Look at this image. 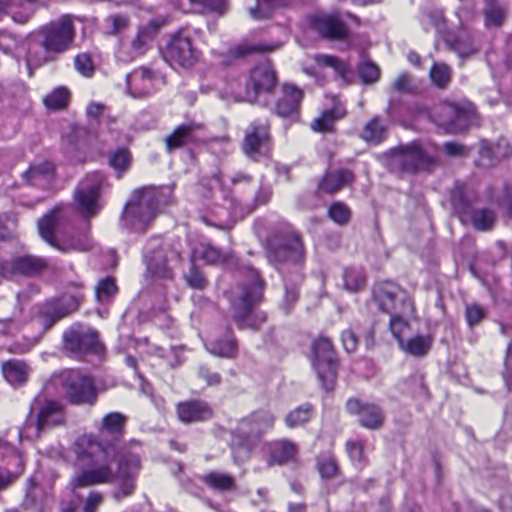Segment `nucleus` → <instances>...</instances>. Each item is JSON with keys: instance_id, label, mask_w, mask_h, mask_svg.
Wrapping results in <instances>:
<instances>
[{"instance_id": "obj_1", "label": "nucleus", "mask_w": 512, "mask_h": 512, "mask_svg": "<svg viewBox=\"0 0 512 512\" xmlns=\"http://www.w3.org/2000/svg\"><path fill=\"white\" fill-rule=\"evenodd\" d=\"M79 462L90 465L76 473L69 485L72 490L97 484L114 483L112 497L122 501L133 495L141 469V445L132 441L116 449V442L103 446L94 436L82 435L74 445Z\"/></svg>"}, {"instance_id": "obj_2", "label": "nucleus", "mask_w": 512, "mask_h": 512, "mask_svg": "<svg viewBox=\"0 0 512 512\" xmlns=\"http://www.w3.org/2000/svg\"><path fill=\"white\" fill-rule=\"evenodd\" d=\"M243 272L245 279L229 293L232 319L239 329L258 330L267 320L265 312L254 310L263 300L265 282L252 267Z\"/></svg>"}, {"instance_id": "obj_3", "label": "nucleus", "mask_w": 512, "mask_h": 512, "mask_svg": "<svg viewBox=\"0 0 512 512\" xmlns=\"http://www.w3.org/2000/svg\"><path fill=\"white\" fill-rule=\"evenodd\" d=\"M171 198L169 186H146L134 190L122 211V225L135 232H144Z\"/></svg>"}, {"instance_id": "obj_4", "label": "nucleus", "mask_w": 512, "mask_h": 512, "mask_svg": "<svg viewBox=\"0 0 512 512\" xmlns=\"http://www.w3.org/2000/svg\"><path fill=\"white\" fill-rule=\"evenodd\" d=\"M39 40L29 46L27 65L39 66L54 60L72 47L75 38V28L70 16H63L59 20L42 27L38 33Z\"/></svg>"}, {"instance_id": "obj_5", "label": "nucleus", "mask_w": 512, "mask_h": 512, "mask_svg": "<svg viewBox=\"0 0 512 512\" xmlns=\"http://www.w3.org/2000/svg\"><path fill=\"white\" fill-rule=\"evenodd\" d=\"M267 257L281 273H284V266L292 264L295 281L301 279L299 266L304 261L305 251L300 235L291 226H284L268 239Z\"/></svg>"}, {"instance_id": "obj_6", "label": "nucleus", "mask_w": 512, "mask_h": 512, "mask_svg": "<svg viewBox=\"0 0 512 512\" xmlns=\"http://www.w3.org/2000/svg\"><path fill=\"white\" fill-rule=\"evenodd\" d=\"M181 259V251L175 245L162 244L159 239L151 240L144 251L147 272L159 279H172L171 263H178Z\"/></svg>"}, {"instance_id": "obj_7", "label": "nucleus", "mask_w": 512, "mask_h": 512, "mask_svg": "<svg viewBox=\"0 0 512 512\" xmlns=\"http://www.w3.org/2000/svg\"><path fill=\"white\" fill-rule=\"evenodd\" d=\"M434 160L417 143L401 145L385 155L386 166L395 173H415L428 169Z\"/></svg>"}, {"instance_id": "obj_8", "label": "nucleus", "mask_w": 512, "mask_h": 512, "mask_svg": "<svg viewBox=\"0 0 512 512\" xmlns=\"http://www.w3.org/2000/svg\"><path fill=\"white\" fill-rule=\"evenodd\" d=\"M312 365L322 387L326 391L332 390L336 382L337 360L329 338L320 336L313 342Z\"/></svg>"}, {"instance_id": "obj_9", "label": "nucleus", "mask_w": 512, "mask_h": 512, "mask_svg": "<svg viewBox=\"0 0 512 512\" xmlns=\"http://www.w3.org/2000/svg\"><path fill=\"white\" fill-rule=\"evenodd\" d=\"M64 391L67 400L73 405H94L98 391L92 377L77 371H65L55 378Z\"/></svg>"}, {"instance_id": "obj_10", "label": "nucleus", "mask_w": 512, "mask_h": 512, "mask_svg": "<svg viewBox=\"0 0 512 512\" xmlns=\"http://www.w3.org/2000/svg\"><path fill=\"white\" fill-rule=\"evenodd\" d=\"M373 297L379 309L389 315L414 313V306L407 292L393 282L377 284L373 289Z\"/></svg>"}, {"instance_id": "obj_11", "label": "nucleus", "mask_w": 512, "mask_h": 512, "mask_svg": "<svg viewBox=\"0 0 512 512\" xmlns=\"http://www.w3.org/2000/svg\"><path fill=\"white\" fill-rule=\"evenodd\" d=\"M162 54L164 60L171 66L185 69L193 67L200 58V52L194 46L192 38L183 30L171 35Z\"/></svg>"}, {"instance_id": "obj_12", "label": "nucleus", "mask_w": 512, "mask_h": 512, "mask_svg": "<svg viewBox=\"0 0 512 512\" xmlns=\"http://www.w3.org/2000/svg\"><path fill=\"white\" fill-rule=\"evenodd\" d=\"M106 184L104 174L98 171L87 174L79 183L75 191V201L82 214L94 216L100 211L99 196Z\"/></svg>"}, {"instance_id": "obj_13", "label": "nucleus", "mask_w": 512, "mask_h": 512, "mask_svg": "<svg viewBox=\"0 0 512 512\" xmlns=\"http://www.w3.org/2000/svg\"><path fill=\"white\" fill-rule=\"evenodd\" d=\"M60 213L61 209L59 207H55L38 221V231L42 239L62 252L72 250L88 251L91 249L92 242L87 235L79 239L72 238L62 244L57 242L54 232L61 219Z\"/></svg>"}, {"instance_id": "obj_14", "label": "nucleus", "mask_w": 512, "mask_h": 512, "mask_svg": "<svg viewBox=\"0 0 512 512\" xmlns=\"http://www.w3.org/2000/svg\"><path fill=\"white\" fill-rule=\"evenodd\" d=\"M63 345L73 356L98 353L100 344L97 332L89 326L74 324L63 333Z\"/></svg>"}, {"instance_id": "obj_15", "label": "nucleus", "mask_w": 512, "mask_h": 512, "mask_svg": "<svg viewBox=\"0 0 512 512\" xmlns=\"http://www.w3.org/2000/svg\"><path fill=\"white\" fill-rule=\"evenodd\" d=\"M276 86V74L269 63H263L254 67L247 81L245 94L239 96V101L250 103L257 102L261 94L271 93Z\"/></svg>"}, {"instance_id": "obj_16", "label": "nucleus", "mask_w": 512, "mask_h": 512, "mask_svg": "<svg viewBox=\"0 0 512 512\" xmlns=\"http://www.w3.org/2000/svg\"><path fill=\"white\" fill-rule=\"evenodd\" d=\"M83 299V293L77 291L75 294H66L55 302L47 303L39 314L41 325L49 329L54 323L76 311Z\"/></svg>"}, {"instance_id": "obj_17", "label": "nucleus", "mask_w": 512, "mask_h": 512, "mask_svg": "<svg viewBox=\"0 0 512 512\" xmlns=\"http://www.w3.org/2000/svg\"><path fill=\"white\" fill-rule=\"evenodd\" d=\"M346 409L351 415H356L359 424L366 429L378 430L384 424L385 414L382 408L374 403L352 398L347 401Z\"/></svg>"}, {"instance_id": "obj_18", "label": "nucleus", "mask_w": 512, "mask_h": 512, "mask_svg": "<svg viewBox=\"0 0 512 512\" xmlns=\"http://www.w3.org/2000/svg\"><path fill=\"white\" fill-rule=\"evenodd\" d=\"M32 411L36 412V427L38 432L45 429L58 426L64 422L65 411L61 402L45 399H37L32 406Z\"/></svg>"}, {"instance_id": "obj_19", "label": "nucleus", "mask_w": 512, "mask_h": 512, "mask_svg": "<svg viewBox=\"0 0 512 512\" xmlns=\"http://www.w3.org/2000/svg\"><path fill=\"white\" fill-rule=\"evenodd\" d=\"M269 140V123L265 120H254L245 132L242 150L246 156L254 159Z\"/></svg>"}, {"instance_id": "obj_20", "label": "nucleus", "mask_w": 512, "mask_h": 512, "mask_svg": "<svg viewBox=\"0 0 512 512\" xmlns=\"http://www.w3.org/2000/svg\"><path fill=\"white\" fill-rule=\"evenodd\" d=\"M263 451L267 456V464L271 467L294 460L297 454V446L289 440L281 439L265 443Z\"/></svg>"}, {"instance_id": "obj_21", "label": "nucleus", "mask_w": 512, "mask_h": 512, "mask_svg": "<svg viewBox=\"0 0 512 512\" xmlns=\"http://www.w3.org/2000/svg\"><path fill=\"white\" fill-rule=\"evenodd\" d=\"M127 90L130 96L141 99L154 91L153 74L146 68L135 69L126 76Z\"/></svg>"}, {"instance_id": "obj_22", "label": "nucleus", "mask_w": 512, "mask_h": 512, "mask_svg": "<svg viewBox=\"0 0 512 512\" xmlns=\"http://www.w3.org/2000/svg\"><path fill=\"white\" fill-rule=\"evenodd\" d=\"M302 98L303 92L301 89L294 85L285 84L282 88V96L276 102V115L282 118H295L298 115Z\"/></svg>"}, {"instance_id": "obj_23", "label": "nucleus", "mask_w": 512, "mask_h": 512, "mask_svg": "<svg viewBox=\"0 0 512 512\" xmlns=\"http://www.w3.org/2000/svg\"><path fill=\"white\" fill-rule=\"evenodd\" d=\"M313 28L325 38L341 39L346 37L348 30L336 15H317L312 17Z\"/></svg>"}, {"instance_id": "obj_24", "label": "nucleus", "mask_w": 512, "mask_h": 512, "mask_svg": "<svg viewBox=\"0 0 512 512\" xmlns=\"http://www.w3.org/2000/svg\"><path fill=\"white\" fill-rule=\"evenodd\" d=\"M212 414L211 407L204 401H185L177 405V415L183 423L205 421L210 419Z\"/></svg>"}, {"instance_id": "obj_25", "label": "nucleus", "mask_w": 512, "mask_h": 512, "mask_svg": "<svg viewBox=\"0 0 512 512\" xmlns=\"http://www.w3.org/2000/svg\"><path fill=\"white\" fill-rule=\"evenodd\" d=\"M194 260H203L207 264L227 265L233 260V255L223 252L210 243L201 242L192 248Z\"/></svg>"}, {"instance_id": "obj_26", "label": "nucleus", "mask_w": 512, "mask_h": 512, "mask_svg": "<svg viewBox=\"0 0 512 512\" xmlns=\"http://www.w3.org/2000/svg\"><path fill=\"white\" fill-rule=\"evenodd\" d=\"M201 128L200 124L195 122L184 123L177 126L172 133L165 138V144L168 151L181 148L195 141V133Z\"/></svg>"}, {"instance_id": "obj_27", "label": "nucleus", "mask_w": 512, "mask_h": 512, "mask_svg": "<svg viewBox=\"0 0 512 512\" xmlns=\"http://www.w3.org/2000/svg\"><path fill=\"white\" fill-rule=\"evenodd\" d=\"M274 416L268 411H258L250 417L243 419L238 427L242 433H250L258 437L274 424Z\"/></svg>"}, {"instance_id": "obj_28", "label": "nucleus", "mask_w": 512, "mask_h": 512, "mask_svg": "<svg viewBox=\"0 0 512 512\" xmlns=\"http://www.w3.org/2000/svg\"><path fill=\"white\" fill-rule=\"evenodd\" d=\"M450 200L454 212L459 216L461 222L466 223L472 210L473 197L466 191L464 184L456 183L450 192Z\"/></svg>"}, {"instance_id": "obj_29", "label": "nucleus", "mask_w": 512, "mask_h": 512, "mask_svg": "<svg viewBox=\"0 0 512 512\" xmlns=\"http://www.w3.org/2000/svg\"><path fill=\"white\" fill-rule=\"evenodd\" d=\"M354 181V174L348 169L327 172L319 183V189L326 193H335Z\"/></svg>"}, {"instance_id": "obj_30", "label": "nucleus", "mask_w": 512, "mask_h": 512, "mask_svg": "<svg viewBox=\"0 0 512 512\" xmlns=\"http://www.w3.org/2000/svg\"><path fill=\"white\" fill-rule=\"evenodd\" d=\"M207 350L218 357L233 359L238 354L237 341L231 331L206 344Z\"/></svg>"}, {"instance_id": "obj_31", "label": "nucleus", "mask_w": 512, "mask_h": 512, "mask_svg": "<svg viewBox=\"0 0 512 512\" xmlns=\"http://www.w3.org/2000/svg\"><path fill=\"white\" fill-rule=\"evenodd\" d=\"M256 438L250 433H242L234 436L231 442L233 460L236 464L244 463L250 458L251 452L256 445Z\"/></svg>"}, {"instance_id": "obj_32", "label": "nucleus", "mask_w": 512, "mask_h": 512, "mask_svg": "<svg viewBox=\"0 0 512 512\" xmlns=\"http://www.w3.org/2000/svg\"><path fill=\"white\" fill-rule=\"evenodd\" d=\"M200 480L210 489L218 492H229L236 489L235 478L226 472L209 471L201 475Z\"/></svg>"}, {"instance_id": "obj_33", "label": "nucleus", "mask_w": 512, "mask_h": 512, "mask_svg": "<svg viewBox=\"0 0 512 512\" xmlns=\"http://www.w3.org/2000/svg\"><path fill=\"white\" fill-rule=\"evenodd\" d=\"M387 125L379 116H374L363 127L360 137L370 144H379L387 137Z\"/></svg>"}, {"instance_id": "obj_34", "label": "nucleus", "mask_w": 512, "mask_h": 512, "mask_svg": "<svg viewBox=\"0 0 512 512\" xmlns=\"http://www.w3.org/2000/svg\"><path fill=\"white\" fill-rule=\"evenodd\" d=\"M126 416L119 412H111L106 414L101 421L99 432L103 437L105 435L112 436L116 441L122 435L126 423Z\"/></svg>"}, {"instance_id": "obj_35", "label": "nucleus", "mask_w": 512, "mask_h": 512, "mask_svg": "<svg viewBox=\"0 0 512 512\" xmlns=\"http://www.w3.org/2000/svg\"><path fill=\"white\" fill-rule=\"evenodd\" d=\"M2 373L11 385H21L26 382L29 367L20 360H9L2 364Z\"/></svg>"}, {"instance_id": "obj_36", "label": "nucleus", "mask_w": 512, "mask_h": 512, "mask_svg": "<svg viewBox=\"0 0 512 512\" xmlns=\"http://www.w3.org/2000/svg\"><path fill=\"white\" fill-rule=\"evenodd\" d=\"M158 29L159 26L155 22H149L139 28L136 37L131 43L134 56L141 55L147 50L148 45L157 35Z\"/></svg>"}, {"instance_id": "obj_37", "label": "nucleus", "mask_w": 512, "mask_h": 512, "mask_svg": "<svg viewBox=\"0 0 512 512\" xmlns=\"http://www.w3.org/2000/svg\"><path fill=\"white\" fill-rule=\"evenodd\" d=\"M433 338L431 336L416 335L401 341L400 349L414 357H423L431 349Z\"/></svg>"}, {"instance_id": "obj_38", "label": "nucleus", "mask_w": 512, "mask_h": 512, "mask_svg": "<svg viewBox=\"0 0 512 512\" xmlns=\"http://www.w3.org/2000/svg\"><path fill=\"white\" fill-rule=\"evenodd\" d=\"M421 24L424 30L430 31L434 29L436 34L443 39L449 34L446 19L441 9H433L424 14Z\"/></svg>"}, {"instance_id": "obj_39", "label": "nucleus", "mask_w": 512, "mask_h": 512, "mask_svg": "<svg viewBox=\"0 0 512 512\" xmlns=\"http://www.w3.org/2000/svg\"><path fill=\"white\" fill-rule=\"evenodd\" d=\"M507 7L499 0H485L484 17L487 27H499L503 24Z\"/></svg>"}, {"instance_id": "obj_40", "label": "nucleus", "mask_w": 512, "mask_h": 512, "mask_svg": "<svg viewBox=\"0 0 512 512\" xmlns=\"http://www.w3.org/2000/svg\"><path fill=\"white\" fill-rule=\"evenodd\" d=\"M495 221L496 215L493 210L488 208H472L466 223H471L476 230L485 232L493 228Z\"/></svg>"}, {"instance_id": "obj_41", "label": "nucleus", "mask_w": 512, "mask_h": 512, "mask_svg": "<svg viewBox=\"0 0 512 512\" xmlns=\"http://www.w3.org/2000/svg\"><path fill=\"white\" fill-rule=\"evenodd\" d=\"M345 110L340 107L324 111L320 117L313 120L311 128L316 132H331L334 123L344 117Z\"/></svg>"}, {"instance_id": "obj_42", "label": "nucleus", "mask_w": 512, "mask_h": 512, "mask_svg": "<svg viewBox=\"0 0 512 512\" xmlns=\"http://www.w3.org/2000/svg\"><path fill=\"white\" fill-rule=\"evenodd\" d=\"M46 267V261L42 258L26 255L13 261V269L24 275H34Z\"/></svg>"}, {"instance_id": "obj_43", "label": "nucleus", "mask_w": 512, "mask_h": 512, "mask_svg": "<svg viewBox=\"0 0 512 512\" xmlns=\"http://www.w3.org/2000/svg\"><path fill=\"white\" fill-rule=\"evenodd\" d=\"M444 40L449 48L455 51L461 58L472 55L477 51L469 36H458L455 39H451L448 34Z\"/></svg>"}, {"instance_id": "obj_44", "label": "nucleus", "mask_w": 512, "mask_h": 512, "mask_svg": "<svg viewBox=\"0 0 512 512\" xmlns=\"http://www.w3.org/2000/svg\"><path fill=\"white\" fill-rule=\"evenodd\" d=\"M344 288L350 292H358L364 288L366 277L361 269L346 268L343 272Z\"/></svg>"}, {"instance_id": "obj_45", "label": "nucleus", "mask_w": 512, "mask_h": 512, "mask_svg": "<svg viewBox=\"0 0 512 512\" xmlns=\"http://www.w3.org/2000/svg\"><path fill=\"white\" fill-rule=\"evenodd\" d=\"M280 47V43H273V44H239L229 50L230 54L235 57H243L251 53L256 52H271Z\"/></svg>"}, {"instance_id": "obj_46", "label": "nucleus", "mask_w": 512, "mask_h": 512, "mask_svg": "<svg viewBox=\"0 0 512 512\" xmlns=\"http://www.w3.org/2000/svg\"><path fill=\"white\" fill-rule=\"evenodd\" d=\"M54 173V167L49 162H44L30 169L24 173V177L33 185L39 184L40 181H49Z\"/></svg>"}, {"instance_id": "obj_47", "label": "nucleus", "mask_w": 512, "mask_h": 512, "mask_svg": "<svg viewBox=\"0 0 512 512\" xmlns=\"http://www.w3.org/2000/svg\"><path fill=\"white\" fill-rule=\"evenodd\" d=\"M390 316V331L393 337L397 340L398 344H401V341H404L410 332V325L405 319V317H408L409 315L395 313L394 315Z\"/></svg>"}, {"instance_id": "obj_48", "label": "nucleus", "mask_w": 512, "mask_h": 512, "mask_svg": "<svg viewBox=\"0 0 512 512\" xmlns=\"http://www.w3.org/2000/svg\"><path fill=\"white\" fill-rule=\"evenodd\" d=\"M131 154L125 148H119L112 152L109 156V165L118 173L120 177L125 171H127L131 165Z\"/></svg>"}, {"instance_id": "obj_49", "label": "nucleus", "mask_w": 512, "mask_h": 512, "mask_svg": "<svg viewBox=\"0 0 512 512\" xmlns=\"http://www.w3.org/2000/svg\"><path fill=\"white\" fill-rule=\"evenodd\" d=\"M430 78L438 88H445L451 80V69L445 63H434L430 69Z\"/></svg>"}, {"instance_id": "obj_50", "label": "nucleus", "mask_w": 512, "mask_h": 512, "mask_svg": "<svg viewBox=\"0 0 512 512\" xmlns=\"http://www.w3.org/2000/svg\"><path fill=\"white\" fill-rule=\"evenodd\" d=\"M69 96L67 88L58 87L44 98V104L49 109H62L67 105Z\"/></svg>"}, {"instance_id": "obj_51", "label": "nucleus", "mask_w": 512, "mask_h": 512, "mask_svg": "<svg viewBox=\"0 0 512 512\" xmlns=\"http://www.w3.org/2000/svg\"><path fill=\"white\" fill-rule=\"evenodd\" d=\"M314 60L320 66L333 68L343 78L346 77L349 71L347 65L336 56L317 54L314 56Z\"/></svg>"}, {"instance_id": "obj_52", "label": "nucleus", "mask_w": 512, "mask_h": 512, "mask_svg": "<svg viewBox=\"0 0 512 512\" xmlns=\"http://www.w3.org/2000/svg\"><path fill=\"white\" fill-rule=\"evenodd\" d=\"M288 1L289 0H257V5L249 8V14L254 19L269 18L272 5H286Z\"/></svg>"}, {"instance_id": "obj_53", "label": "nucleus", "mask_w": 512, "mask_h": 512, "mask_svg": "<svg viewBox=\"0 0 512 512\" xmlns=\"http://www.w3.org/2000/svg\"><path fill=\"white\" fill-rule=\"evenodd\" d=\"M312 415V406L310 404H304L295 410L291 411L286 416V424L287 426L293 428L299 425H302L309 421Z\"/></svg>"}, {"instance_id": "obj_54", "label": "nucleus", "mask_w": 512, "mask_h": 512, "mask_svg": "<svg viewBox=\"0 0 512 512\" xmlns=\"http://www.w3.org/2000/svg\"><path fill=\"white\" fill-rule=\"evenodd\" d=\"M116 292L117 286L114 280L110 277L99 281L95 289L96 298L99 302H105L109 300L116 294Z\"/></svg>"}, {"instance_id": "obj_55", "label": "nucleus", "mask_w": 512, "mask_h": 512, "mask_svg": "<svg viewBox=\"0 0 512 512\" xmlns=\"http://www.w3.org/2000/svg\"><path fill=\"white\" fill-rule=\"evenodd\" d=\"M358 74L364 83H374L378 80L380 70L378 66L370 61H362L358 66Z\"/></svg>"}, {"instance_id": "obj_56", "label": "nucleus", "mask_w": 512, "mask_h": 512, "mask_svg": "<svg viewBox=\"0 0 512 512\" xmlns=\"http://www.w3.org/2000/svg\"><path fill=\"white\" fill-rule=\"evenodd\" d=\"M350 209L343 203L336 202L329 208V216L336 223L343 225L350 219Z\"/></svg>"}, {"instance_id": "obj_57", "label": "nucleus", "mask_w": 512, "mask_h": 512, "mask_svg": "<svg viewBox=\"0 0 512 512\" xmlns=\"http://www.w3.org/2000/svg\"><path fill=\"white\" fill-rule=\"evenodd\" d=\"M76 70L85 77L92 76L94 72V65L91 57L86 53L78 54L75 57Z\"/></svg>"}, {"instance_id": "obj_58", "label": "nucleus", "mask_w": 512, "mask_h": 512, "mask_svg": "<svg viewBox=\"0 0 512 512\" xmlns=\"http://www.w3.org/2000/svg\"><path fill=\"white\" fill-rule=\"evenodd\" d=\"M185 280L194 289H203L207 284L205 277L194 264L191 265L190 270L185 274Z\"/></svg>"}, {"instance_id": "obj_59", "label": "nucleus", "mask_w": 512, "mask_h": 512, "mask_svg": "<svg viewBox=\"0 0 512 512\" xmlns=\"http://www.w3.org/2000/svg\"><path fill=\"white\" fill-rule=\"evenodd\" d=\"M318 470L322 477L332 478L337 473V463L331 456L323 457L318 461Z\"/></svg>"}, {"instance_id": "obj_60", "label": "nucleus", "mask_w": 512, "mask_h": 512, "mask_svg": "<svg viewBox=\"0 0 512 512\" xmlns=\"http://www.w3.org/2000/svg\"><path fill=\"white\" fill-rule=\"evenodd\" d=\"M409 383L412 386V394L417 398L426 399L429 397V392L424 382L422 375H413L409 378Z\"/></svg>"}, {"instance_id": "obj_61", "label": "nucleus", "mask_w": 512, "mask_h": 512, "mask_svg": "<svg viewBox=\"0 0 512 512\" xmlns=\"http://www.w3.org/2000/svg\"><path fill=\"white\" fill-rule=\"evenodd\" d=\"M393 89L401 93H410L414 90L412 78L406 74H400L393 82Z\"/></svg>"}, {"instance_id": "obj_62", "label": "nucleus", "mask_w": 512, "mask_h": 512, "mask_svg": "<svg viewBox=\"0 0 512 512\" xmlns=\"http://www.w3.org/2000/svg\"><path fill=\"white\" fill-rule=\"evenodd\" d=\"M18 46L17 39L7 32H0V50L12 55Z\"/></svg>"}, {"instance_id": "obj_63", "label": "nucleus", "mask_w": 512, "mask_h": 512, "mask_svg": "<svg viewBox=\"0 0 512 512\" xmlns=\"http://www.w3.org/2000/svg\"><path fill=\"white\" fill-rule=\"evenodd\" d=\"M346 449L352 462L362 464L363 458V444L361 442L349 441L346 443Z\"/></svg>"}, {"instance_id": "obj_64", "label": "nucleus", "mask_w": 512, "mask_h": 512, "mask_svg": "<svg viewBox=\"0 0 512 512\" xmlns=\"http://www.w3.org/2000/svg\"><path fill=\"white\" fill-rule=\"evenodd\" d=\"M113 33H119L129 26V18L125 15H111L106 19Z\"/></svg>"}]
</instances>
